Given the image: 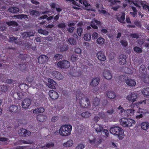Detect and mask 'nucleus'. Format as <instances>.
<instances>
[{"label":"nucleus","mask_w":149,"mask_h":149,"mask_svg":"<svg viewBox=\"0 0 149 149\" xmlns=\"http://www.w3.org/2000/svg\"><path fill=\"white\" fill-rule=\"evenodd\" d=\"M96 57L100 61H104L106 60V57L102 51H99L96 54Z\"/></svg>","instance_id":"obj_7"},{"label":"nucleus","mask_w":149,"mask_h":149,"mask_svg":"<svg viewBox=\"0 0 149 149\" xmlns=\"http://www.w3.org/2000/svg\"><path fill=\"white\" fill-rule=\"evenodd\" d=\"M59 133L61 135L64 136L65 134V125H63L61 127L59 130Z\"/></svg>","instance_id":"obj_28"},{"label":"nucleus","mask_w":149,"mask_h":149,"mask_svg":"<svg viewBox=\"0 0 149 149\" xmlns=\"http://www.w3.org/2000/svg\"><path fill=\"white\" fill-rule=\"evenodd\" d=\"M117 112H118L120 115L126 117V114L125 112L126 110H125L120 105L117 108Z\"/></svg>","instance_id":"obj_14"},{"label":"nucleus","mask_w":149,"mask_h":149,"mask_svg":"<svg viewBox=\"0 0 149 149\" xmlns=\"http://www.w3.org/2000/svg\"><path fill=\"white\" fill-rule=\"evenodd\" d=\"M80 104L83 107L88 108L90 105L89 99L85 97H82L80 100Z\"/></svg>","instance_id":"obj_4"},{"label":"nucleus","mask_w":149,"mask_h":149,"mask_svg":"<svg viewBox=\"0 0 149 149\" xmlns=\"http://www.w3.org/2000/svg\"><path fill=\"white\" fill-rule=\"evenodd\" d=\"M109 131L111 134L117 136L121 140L123 139L124 132L121 127L114 125L111 127Z\"/></svg>","instance_id":"obj_1"},{"label":"nucleus","mask_w":149,"mask_h":149,"mask_svg":"<svg viewBox=\"0 0 149 149\" xmlns=\"http://www.w3.org/2000/svg\"><path fill=\"white\" fill-rule=\"evenodd\" d=\"M103 133L104 134V136L107 138L109 135L108 131L107 129H104L102 130Z\"/></svg>","instance_id":"obj_50"},{"label":"nucleus","mask_w":149,"mask_h":149,"mask_svg":"<svg viewBox=\"0 0 149 149\" xmlns=\"http://www.w3.org/2000/svg\"><path fill=\"white\" fill-rule=\"evenodd\" d=\"M3 24H6L7 25L9 26H17L18 25L17 23L15 21H12L7 22H4Z\"/></svg>","instance_id":"obj_24"},{"label":"nucleus","mask_w":149,"mask_h":149,"mask_svg":"<svg viewBox=\"0 0 149 149\" xmlns=\"http://www.w3.org/2000/svg\"><path fill=\"white\" fill-rule=\"evenodd\" d=\"M30 14L32 16H37L39 15L40 13L39 11L36 10H33L30 11Z\"/></svg>","instance_id":"obj_38"},{"label":"nucleus","mask_w":149,"mask_h":149,"mask_svg":"<svg viewBox=\"0 0 149 149\" xmlns=\"http://www.w3.org/2000/svg\"><path fill=\"white\" fill-rule=\"evenodd\" d=\"M130 36L134 38L138 39L139 38V35L138 33H131L130 34Z\"/></svg>","instance_id":"obj_46"},{"label":"nucleus","mask_w":149,"mask_h":149,"mask_svg":"<svg viewBox=\"0 0 149 149\" xmlns=\"http://www.w3.org/2000/svg\"><path fill=\"white\" fill-rule=\"evenodd\" d=\"M134 111L132 109L126 110L125 112L126 114V117L133 114L134 113Z\"/></svg>","instance_id":"obj_33"},{"label":"nucleus","mask_w":149,"mask_h":149,"mask_svg":"<svg viewBox=\"0 0 149 149\" xmlns=\"http://www.w3.org/2000/svg\"><path fill=\"white\" fill-rule=\"evenodd\" d=\"M125 77L126 76L125 75H120L119 77V80L121 81L125 80H125H126L125 79Z\"/></svg>","instance_id":"obj_52"},{"label":"nucleus","mask_w":149,"mask_h":149,"mask_svg":"<svg viewBox=\"0 0 149 149\" xmlns=\"http://www.w3.org/2000/svg\"><path fill=\"white\" fill-rule=\"evenodd\" d=\"M74 52L75 53L79 54L81 53V50L80 48L77 47L75 49Z\"/></svg>","instance_id":"obj_56"},{"label":"nucleus","mask_w":149,"mask_h":149,"mask_svg":"<svg viewBox=\"0 0 149 149\" xmlns=\"http://www.w3.org/2000/svg\"><path fill=\"white\" fill-rule=\"evenodd\" d=\"M100 21L94 19L91 21L90 25L93 28L96 29L98 28L97 25H100Z\"/></svg>","instance_id":"obj_9"},{"label":"nucleus","mask_w":149,"mask_h":149,"mask_svg":"<svg viewBox=\"0 0 149 149\" xmlns=\"http://www.w3.org/2000/svg\"><path fill=\"white\" fill-rule=\"evenodd\" d=\"M1 89L2 91L5 92L7 91V88L6 86L3 85L1 86Z\"/></svg>","instance_id":"obj_59"},{"label":"nucleus","mask_w":149,"mask_h":149,"mask_svg":"<svg viewBox=\"0 0 149 149\" xmlns=\"http://www.w3.org/2000/svg\"><path fill=\"white\" fill-rule=\"evenodd\" d=\"M105 94L110 99H113L116 97L115 92L111 91H106Z\"/></svg>","instance_id":"obj_16"},{"label":"nucleus","mask_w":149,"mask_h":149,"mask_svg":"<svg viewBox=\"0 0 149 149\" xmlns=\"http://www.w3.org/2000/svg\"><path fill=\"white\" fill-rule=\"evenodd\" d=\"M126 84L128 86H133L136 84V82L135 80L131 79H127L125 80Z\"/></svg>","instance_id":"obj_17"},{"label":"nucleus","mask_w":149,"mask_h":149,"mask_svg":"<svg viewBox=\"0 0 149 149\" xmlns=\"http://www.w3.org/2000/svg\"><path fill=\"white\" fill-rule=\"evenodd\" d=\"M98 37L97 33L95 32L93 33L92 34V38L93 39H96Z\"/></svg>","instance_id":"obj_60"},{"label":"nucleus","mask_w":149,"mask_h":149,"mask_svg":"<svg viewBox=\"0 0 149 149\" xmlns=\"http://www.w3.org/2000/svg\"><path fill=\"white\" fill-rule=\"evenodd\" d=\"M31 100L29 99H26L24 100L22 103V106L24 109L27 108L31 104Z\"/></svg>","instance_id":"obj_8"},{"label":"nucleus","mask_w":149,"mask_h":149,"mask_svg":"<svg viewBox=\"0 0 149 149\" xmlns=\"http://www.w3.org/2000/svg\"><path fill=\"white\" fill-rule=\"evenodd\" d=\"M22 143L23 144H31L33 142L32 141H22Z\"/></svg>","instance_id":"obj_57"},{"label":"nucleus","mask_w":149,"mask_h":149,"mask_svg":"<svg viewBox=\"0 0 149 149\" xmlns=\"http://www.w3.org/2000/svg\"><path fill=\"white\" fill-rule=\"evenodd\" d=\"M121 45L124 47H126L128 45L127 42L125 40H122L120 41Z\"/></svg>","instance_id":"obj_45"},{"label":"nucleus","mask_w":149,"mask_h":149,"mask_svg":"<svg viewBox=\"0 0 149 149\" xmlns=\"http://www.w3.org/2000/svg\"><path fill=\"white\" fill-rule=\"evenodd\" d=\"M52 75L54 78L58 80L62 79L63 78L62 75L59 72L57 71H54L52 72Z\"/></svg>","instance_id":"obj_11"},{"label":"nucleus","mask_w":149,"mask_h":149,"mask_svg":"<svg viewBox=\"0 0 149 149\" xmlns=\"http://www.w3.org/2000/svg\"><path fill=\"white\" fill-rule=\"evenodd\" d=\"M8 10L11 13H17L19 12V9L17 8L11 7L9 8Z\"/></svg>","instance_id":"obj_32"},{"label":"nucleus","mask_w":149,"mask_h":149,"mask_svg":"<svg viewBox=\"0 0 149 149\" xmlns=\"http://www.w3.org/2000/svg\"><path fill=\"white\" fill-rule=\"evenodd\" d=\"M97 41L99 44L102 45L104 43V39L103 38L100 37L97 38Z\"/></svg>","instance_id":"obj_43"},{"label":"nucleus","mask_w":149,"mask_h":149,"mask_svg":"<svg viewBox=\"0 0 149 149\" xmlns=\"http://www.w3.org/2000/svg\"><path fill=\"white\" fill-rule=\"evenodd\" d=\"M137 98V95L134 93H131V94L127 96L126 97V99L129 101L130 103H132L131 105L133 107L135 106L137 107L139 104H146V100L140 101L138 103H136V102L134 103L136 101V99Z\"/></svg>","instance_id":"obj_2"},{"label":"nucleus","mask_w":149,"mask_h":149,"mask_svg":"<svg viewBox=\"0 0 149 149\" xmlns=\"http://www.w3.org/2000/svg\"><path fill=\"white\" fill-rule=\"evenodd\" d=\"M77 32L78 35L79 36H81L83 33V29L82 28L79 27H77Z\"/></svg>","instance_id":"obj_41"},{"label":"nucleus","mask_w":149,"mask_h":149,"mask_svg":"<svg viewBox=\"0 0 149 149\" xmlns=\"http://www.w3.org/2000/svg\"><path fill=\"white\" fill-rule=\"evenodd\" d=\"M49 94L50 97L53 100L56 99L58 97V93L53 90L50 91Z\"/></svg>","instance_id":"obj_13"},{"label":"nucleus","mask_w":149,"mask_h":149,"mask_svg":"<svg viewBox=\"0 0 149 149\" xmlns=\"http://www.w3.org/2000/svg\"><path fill=\"white\" fill-rule=\"evenodd\" d=\"M31 134V132L25 129H20L19 133V135L22 136H29Z\"/></svg>","instance_id":"obj_10"},{"label":"nucleus","mask_w":149,"mask_h":149,"mask_svg":"<svg viewBox=\"0 0 149 149\" xmlns=\"http://www.w3.org/2000/svg\"><path fill=\"white\" fill-rule=\"evenodd\" d=\"M78 56L73 55H72L70 58V60L72 62H75L78 60Z\"/></svg>","instance_id":"obj_49"},{"label":"nucleus","mask_w":149,"mask_h":149,"mask_svg":"<svg viewBox=\"0 0 149 149\" xmlns=\"http://www.w3.org/2000/svg\"><path fill=\"white\" fill-rule=\"evenodd\" d=\"M14 17H16L18 19H28V16L26 15H24V14H21L19 15H14Z\"/></svg>","instance_id":"obj_34"},{"label":"nucleus","mask_w":149,"mask_h":149,"mask_svg":"<svg viewBox=\"0 0 149 149\" xmlns=\"http://www.w3.org/2000/svg\"><path fill=\"white\" fill-rule=\"evenodd\" d=\"M149 126V123L147 122H142L141 125V127L143 130H146L148 127Z\"/></svg>","instance_id":"obj_26"},{"label":"nucleus","mask_w":149,"mask_h":149,"mask_svg":"<svg viewBox=\"0 0 149 149\" xmlns=\"http://www.w3.org/2000/svg\"><path fill=\"white\" fill-rule=\"evenodd\" d=\"M139 77L140 79L145 83L149 84V76H148L146 73L141 74Z\"/></svg>","instance_id":"obj_6"},{"label":"nucleus","mask_w":149,"mask_h":149,"mask_svg":"<svg viewBox=\"0 0 149 149\" xmlns=\"http://www.w3.org/2000/svg\"><path fill=\"white\" fill-rule=\"evenodd\" d=\"M9 111L12 113H15L17 112L18 111V107L17 106L13 105L9 107Z\"/></svg>","instance_id":"obj_21"},{"label":"nucleus","mask_w":149,"mask_h":149,"mask_svg":"<svg viewBox=\"0 0 149 149\" xmlns=\"http://www.w3.org/2000/svg\"><path fill=\"white\" fill-rule=\"evenodd\" d=\"M100 82V79L98 78H93L90 83L91 86L95 87L97 86Z\"/></svg>","instance_id":"obj_18"},{"label":"nucleus","mask_w":149,"mask_h":149,"mask_svg":"<svg viewBox=\"0 0 149 149\" xmlns=\"http://www.w3.org/2000/svg\"><path fill=\"white\" fill-rule=\"evenodd\" d=\"M73 144V141L72 140L70 139L66 142V146L68 147L71 146Z\"/></svg>","instance_id":"obj_44"},{"label":"nucleus","mask_w":149,"mask_h":149,"mask_svg":"<svg viewBox=\"0 0 149 149\" xmlns=\"http://www.w3.org/2000/svg\"><path fill=\"white\" fill-rule=\"evenodd\" d=\"M45 109L43 107H40L38 109H36L33 110V112L34 113H38L44 112Z\"/></svg>","instance_id":"obj_29"},{"label":"nucleus","mask_w":149,"mask_h":149,"mask_svg":"<svg viewBox=\"0 0 149 149\" xmlns=\"http://www.w3.org/2000/svg\"><path fill=\"white\" fill-rule=\"evenodd\" d=\"M94 127L96 131L97 132H101L103 129L102 126L97 124L95 125V127Z\"/></svg>","instance_id":"obj_37"},{"label":"nucleus","mask_w":149,"mask_h":149,"mask_svg":"<svg viewBox=\"0 0 149 149\" xmlns=\"http://www.w3.org/2000/svg\"><path fill=\"white\" fill-rule=\"evenodd\" d=\"M91 35L90 33L85 34L84 37V39L86 41L90 40L91 39Z\"/></svg>","instance_id":"obj_39"},{"label":"nucleus","mask_w":149,"mask_h":149,"mask_svg":"<svg viewBox=\"0 0 149 149\" xmlns=\"http://www.w3.org/2000/svg\"><path fill=\"white\" fill-rule=\"evenodd\" d=\"M89 142L91 145H96V139H94L93 140L89 139Z\"/></svg>","instance_id":"obj_55"},{"label":"nucleus","mask_w":149,"mask_h":149,"mask_svg":"<svg viewBox=\"0 0 149 149\" xmlns=\"http://www.w3.org/2000/svg\"><path fill=\"white\" fill-rule=\"evenodd\" d=\"M115 112V110L113 108H111L110 109L108 110L106 112L107 113L108 115H112L114 114Z\"/></svg>","instance_id":"obj_40"},{"label":"nucleus","mask_w":149,"mask_h":149,"mask_svg":"<svg viewBox=\"0 0 149 149\" xmlns=\"http://www.w3.org/2000/svg\"><path fill=\"white\" fill-rule=\"evenodd\" d=\"M62 57V56L60 54H56L54 56V58L57 60L61 59Z\"/></svg>","instance_id":"obj_61"},{"label":"nucleus","mask_w":149,"mask_h":149,"mask_svg":"<svg viewBox=\"0 0 149 149\" xmlns=\"http://www.w3.org/2000/svg\"><path fill=\"white\" fill-rule=\"evenodd\" d=\"M126 58L127 57L125 55L123 54H120L119 58V63L120 64L124 65H126Z\"/></svg>","instance_id":"obj_5"},{"label":"nucleus","mask_w":149,"mask_h":149,"mask_svg":"<svg viewBox=\"0 0 149 149\" xmlns=\"http://www.w3.org/2000/svg\"><path fill=\"white\" fill-rule=\"evenodd\" d=\"M72 127L71 125L66 124V136H68L71 134Z\"/></svg>","instance_id":"obj_20"},{"label":"nucleus","mask_w":149,"mask_h":149,"mask_svg":"<svg viewBox=\"0 0 149 149\" xmlns=\"http://www.w3.org/2000/svg\"><path fill=\"white\" fill-rule=\"evenodd\" d=\"M120 124L123 126L129 127L135 123V121L132 119L122 118L120 120Z\"/></svg>","instance_id":"obj_3"},{"label":"nucleus","mask_w":149,"mask_h":149,"mask_svg":"<svg viewBox=\"0 0 149 149\" xmlns=\"http://www.w3.org/2000/svg\"><path fill=\"white\" fill-rule=\"evenodd\" d=\"M37 120L40 122H43L47 119V116L43 115H38L37 116Z\"/></svg>","instance_id":"obj_22"},{"label":"nucleus","mask_w":149,"mask_h":149,"mask_svg":"<svg viewBox=\"0 0 149 149\" xmlns=\"http://www.w3.org/2000/svg\"><path fill=\"white\" fill-rule=\"evenodd\" d=\"M76 39V38H70L68 40V41L70 44L75 45L77 42Z\"/></svg>","instance_id":"obj_30"},{"label":"nucleus","mask_w":149,"mask_h":149,"mask_svg":"<svg viewBox=\"0 0 149 149\" xmlns=\"http://www.w3.org/2000/svg\"><path fill=\"white\" fill-rule=\"evenodd\" d=\"M34 34V33L33 32H24L22 33L21 36L24 39H26L27 37H29L30 36H33Z\"/></svg>","instance_id":"obj_19"},{"label":"nucleus","mask_w":149,"mask_h":149,"mask_svg":"<svg viewBox=\"0 0 149 149\" xmlns=\"http://www.w3.org/2000/svg\"><path fill=\"white\" fill-rule=\"evenodd\" d=\"M103 75L104 78L107 80H110L112 78L111 74L109 70H104Z\"/></svg>","instance_id":"obj_15"},{"label":"nucleus","mask_w":149,"mask_h":149,"mask_svg":"<svg viewBox=\"0 0 149 149\" xmlns=\"http://www.w3.org/2000/svg\"><path fill=\"white\" fill-rule=\"evenodd\" d=\"M38 31L39 33L45 35H48V31L46 30H43L41 29H39L38 30Z\"/></svg>","instance_id":"obj_47"},{"label":"nucleus","mask_w":149,"mask_h":149,"mask_svg":"<svg viewBox=\"0 0 149 149\" xmlns=\"http://www.w3.org/2000/svg\"><path fill=\"white\" fill-rule=\"evenodd\" d=\"M84 147L85 146L83 144L80 143L76 147L75 149H83Z\"/></svg>","instance_id":"obj_48"},{"label":"nucleus","mask_w":149,"mask_h":149,"mask_svg":"<svg viewBox=\"0 0 149 149\" xmlns=\"http://www.w3.org/2000/svg\"><path fill=\"white\" fill-rule=\"evenodd\" d=\"M71 75L73 77H79L82 75V74L81 71H75Z\"/></svg>","instance_id":"obj_27"},{"label":"nucleus","mask_w":149,"mask_h":149,"mask_svg":"<svg viewBox=\"0 0 149 149\" xmlns=\"http://www.w3.org/2000/svg\"><path fill=\"white\" fill-rule=\"evenodd\" d=\"M133 1L131 2V3H133V4L136 7H139V5L138 3L139 2V0H132Z\"/></svg>","instance_id":"obj_58"},{"label":"nucleus","mask_w":149,"mask_h":149,"mask_svg":"<svg viewBox=\"0 0 149 149\" xmlns=\"http://www.w3.org/2000/svg\"><path fill=\"white\" fill-rule=\"evenodd\" d=\"M100 116V117L104 119H106L108 117L107 115L105 113L103 112L102 113H101Z\"/></svg>","instance_id":"obj_53"},{"label":"nucleus","mask_w":149,"mask_h":149,"mask_svg":"<svg viewBox=\"0 0 149 149\" xmlns=\"http://www.w3.org/2000/svg\"><path fill=\"white\" fill-rule=\"evenodd\" d=\"M146 69L145 66L144 65H141L139 71H141V70H142L143 71L141 74H143V73H146V72L145 71V70Z\"/></svg>","instance_id":"obj_51"},{"label":"nucleus","mask_w":149,"mask_h":149,"mask_svg":"<svg viewBox=\"0 0 149 149\" xmlns=\"http://www.w3.org/2000/svg\"><path fill=\"white\" fill-rule=\"evenodd\" d=\"M108 101L106 99H104L102 101V105L103 106L105 107V106L108 104Z\"/></svg>","instance_id":"obj_54"},{"label":"nucleus","mask_w":149,"mask_h":149,"mask_svg":"<svg viewBox=\"0 0 149 149\" xmlns=\"http://www.w3.org/2000/svg\"><path fill=\"white\" fill-rule=\"evenodd\" d=\"M48 81L49 83L53 85H52L51 84H49L48 85L49 87L52 89H54L55 88V87L54 85H55L56 84V82L53 79L50 78L48 79Z\"/></svg>","instance_id":"obj_23"},{"label":"nucleus","mask_w":149,"mask_h":149,"mask_svg":"<svg viewBox=\"0 0 149 149\" xmlns=\"http://www.w3.org/2000/svg\"><path fill=\"white\" fill-rule=\"evenodd\" d=\"M33 78L31 76H29L27 78V81L28 82H32L33 80Z\"/></svg>","instance_id":"obj_64"},{"label":"nucleus","mask_w":149,"mask_h":149,"mask_svg":"<svg viewBox=\"0 0 149 149\" xmlns=\"http://www.w3.org/2000/svg\"><path fill=\"white\" fill-rule=\"evenodd\" d=\"M141 92L144 96H149V87L143 88Z\"/></svg>","instance_id":"obj_25"},{"label":"nucleus","mask_w":149,"mask_h":149,"mask_svg":"<svg viewBox=\"0 0 149 149\" xmlns=\"http://www.w3.org/2000/svg\"><path fill=\"white\" fill-rule=\"evenodd\" d=\"M74 29V27H69L68 29V31L70 33H72L73 32Z\"/></svg>","instance_id":"obj_62"},{"label":"nucleus","mask_w":149,"mask_h":149,"mask_svg":"<svg viewBox=\"0 0 149 149\" xmlns=\"http://www.w3.org/2000/svg\"><path fill=\"white\" fill-rule=\"evenodd\" d=\"M48 58L45 55H41L38 58V62L39 63H44L47 61Z\"/></svg>","instance_id":"obj_12"},{"label":"nucleus","mask_w":149,"mask_h":149,"mask_svg":"<svg viewBox=\"0 0 149 149\" xmlns=\"http://www.w3.org/2000/svg\"><path fill=\"white\" fill-rule=\"evenodd\" d=\"M58 67L61 69L64 68L65 66V61H63L58 62L57 63Z\"/></svg>","instance_id":"obj_35"},{"label":"nucleus","mask_w":149,"mask_h":149,"mask_svg":"<svg viewBox=\"0 0 149 149\" xmlns=\"http://www.w3.org/2000/svg\"><path fill=\"white\" fill-rule=\"evenodd\" d=\"M100 100L99 98L97 97L94 98L93 100V103L94 106L95 107L97 106L100 104Z\"/></svg>","instance_id":"obj_36"},{"label":"nucleus","mask_w":149,"mask_h":149,"mask_svg":"<svg viewBox=\"0 0 149 149\" xmlns=\"http://www.w3.org/2000/svg\"><path fill=\"white\" fill-rule=\"evenodd\" d=\"M81 115L82 117L85 118H87L91 116V114L88 111H86L85 112H82Z\"/></svg>","instance_id":"obj_31"},{"label":"nucleus","mask_w":149,"mask_h":149,"mask_svg":"<svg viewBox=\"0 0 149 149\" xmlns=\"http://www.w3.org/2000/svg\"><path fill=\"white\" fill-rule=\"evenodd\" d=\"M58 119V118L57 116H53L52 118V121L53 122L57 121Z\"/></svg>","instance_id":"obj_63"},{"label":"nucleus","mask_w":149,"mask_h":149,"mask_svg":"<svg viewBox=\"0 0 149 149\" xmlns=\"http://www.w3.org/2000/svg\"><path fill=\"white\" fill-rule=\"evenodd\" d=\"M134 50L135 52L139 54L141 53L142 51V49L137 46L135 47H134Z\"/></svg>","instance_id":"obj_42"}]
</instances>
